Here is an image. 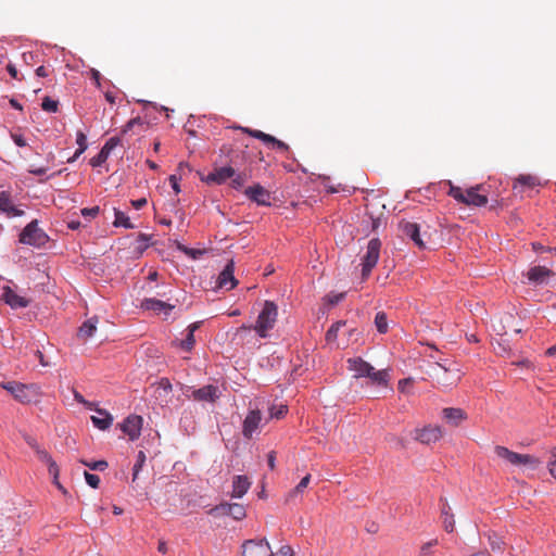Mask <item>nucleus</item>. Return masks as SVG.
<instances>
[{"label": "nucleus", "instance_id": "cd10ccee", "mask_svg": "<svg viewBox=\"0 0 556 556\" xmlns=\"http://www.w3.org/2000/svg\"><path fill=\"white\" fill-rule=\"evenodd\" d=\"M97 318H90L86 320L78 329V337L86 340L93 336L97 330Z\"/></svg>", "mask_w": 556, "mask_h": 556}, {"label": "nucleus", "instance_id": "f03ea898", "mask_svg": "<svg viewBox=\"0 0 556 556\" xmlns=\"http://www.w3.org/2000/svg\"><path fill=\"white\" fill-rule=\"evenodd\" d=\"M448 185L450 190L447 194L459 203L468 206H484L488 203L486 194L480 192L484 190L482 185L468 188L466 191H463L460 187L454 186L451 182H448Z\"/></svg>", "mask_w": 556, "mask_h": 556}, {"label": "nucleus", "instance_id": "39448f33", "mask_svg": "<svg viewBox=\"0 0 556 556\" xmlns=\"http://www.w3.org/2000/svg\"><path fill=\"white\" fill-rule=\"evenodd\" d=\"M494 452L500 458L515 466H525L534 469L539 465V460L535 457L528 454L515 453L505 446L497 445Z\"/></svg>", "mask_w": 556, "mask_h": 556}, {"label": "nucleus", "instance_id": "58836bf2", "mask_svg": "<svg viewBox=\"0 0 556 556\" xmlns=\"http://www.w3.org/2000/svg\"><path fill=\"white\" fill-rule=\"evenodd\" d=\"M48 469H49V473L53 477V482L54 484L60 489V490H63V486L60 484L58 478H59V467L58 465L55 464L54 460L50 462L48 464Z\"/></svg>", "mask_w": 556, "mask_h": 556}, {"label": "nucleus", "instance_id": "dca6fc26", "mask_svg": "<svg viewBox=\"0 0 556 556\" xmlns=\"http://www.w3.org/2000/svg\"><path fill=\"white\" fill-rule=\"evenodd\" d=\"M235 176V169L232 166H223L215 168L213 172L207 174L202 180L207 184L222 185L229 178Z\"/></svg>", "mask_w": 556, "mask_h": 556}, {"label": "nucleus", "instance_id": "a211bd4d", "mask_svg": "<svg viewBox=\"0 0 556 556\" xmlns=\"http://www.w3.org/2000/svg\"><path fill=\"white\" fill-rule=\"evenodd\" d=\"M400 229L406 237L412 239L418 248H420V249L426 248V244L420 237L419 226L416 223L402 220L400 223Z\"/></svg>", "mask_w": 556, "mask_h": 556}, {"label": "nucleus", "instance_id": "c85d7f7f", "mask_svg": "<svg viewBox=\"0 0 556 556\" xmlns=\"http://www.w3.org/2000/svg\"><path fill=\"white\" fill-rule=\"evenodd\" d=\"M114 226L115 227H124L126 229H132L135 226L130 222L129 217L122 211L114 208Z\"/></svg>", "mask_w": 556, "mask_h": 556}, {"label": "nucleus", "instance_id": "20e7f679", "mask_svg": "<svg viewBox=\"0 0 556 556\" xmlns=\"http://www.w3.org/2000/svg\"><path fill=\"white\" fill-rule=\"evenodd\" d=\"M49 237L38 227V220L34 219L25 226L20 235V242L23 244L40 248L48 242Z\"/></svg>", "mask_w": 556, "mask_h": 556}, {"label": "nucleus", "instance_id": "9d476101", "mask_svg": "<svg viewBox=\"0 0 556 556\" xmlns=\"http://www.w3.org/2000/svg\"><path fill=\"white\" fill-rule=\"evenodd\" d=\"M244 194L248 199L255 202L258 205L269 206L270 205V192L260 184H255L248 187L244 190Z\"/></svg>", "mask_w": 556, "mask_h": 556}, {"label": "nucleus", "instance_id": "423d86ee", "mask_svg": "<svg viewBox=\"0 0 556 556\" xmlns=\"http://www.w3.org/2000/svg\"><path fill=\"white\" fill-rule=\"evenodd\" d=\"M433 368L437 369L434 375L439 383L443 384L444 387L455 386L460 379V372L454 362H438Z\"/></svg>", "mask_w": 556, "mask_h": 556}, {"label": "nucleus", "instance_id": "13d9d810", "mask_svg": "<svg viewBox=\"0 0 556 556\" xmlns=\"http://www.w3.org/2000/svg\"><path fill=\"white\" fill-rule=\"evenodd\" d=\"M184 253L191 256L192 258H197L198 255L202 254V251L200 250H193L189 248H184Z\"/></svg>", "mask_w": 556, "mask_h": 556}, {"label": "nucleus", "instance_id": "473e14b6", "mask_svg": "<svg viewBox=\"0 0 556 556\" xmlns=\"http://www.w3.org/2000/svg\"><path fill=\"white\" fill-rule=\"evenodd\" d=\"M489 544L491 546V549L495 553H502L504 551L505 543L496 534L489 535Z\"/></svg>", "mask_w": 556, "mask_h": 556}, {"label": "nucleus", "instance_id": "052dcab7", "mask_svg": "<svg viewBox=\"0 0 556 556\" xmlns=\"http://www.w3.org/2000/svg\"><path fill=\"white\" fill-rule=\"evenodd\" d=\"M328 298L331 304H338L344 298V293L329 295Z\"/></svg>", "mask_w": 556, "mask_h": 556}, {"label": "nucleus", "instance_id": "680f3d73", "mask_svg": "<svg viewBox=\"0 0 556 556\" xmlns=\"http://www.w3.org/2000/svg\"><path fill=\"white\" fill-rule=\"evenodd\" d=\"M7 70L9 72V74L11 75L12 78L14 79H17V70L15 67V65L9 63L8 66H7Z\"/></svg>", "mask_w": 556, "mask_h": 556}, {"label": "nucleus", "instance_id": "a878e982", "mask_svg": "<svg viewBox=\"0 0 556 556\" xmlns=\"http://www.w3.org/2000/svg\"><path fill=\"white\" fill-rule=\"evenodd\" d=\"M96 412L100 416H91L92 424L100 430H106L113 422V417L104 409L97 408Z\"/></svg>", "mask_w": 556, "mask_h": 556}, {"label": "nucleus", "instance_id": "412c9836", "mask_svg": "<svg viewBox=\"0 0 556 556\" xmlns=\"http://www.w3.org/2000/svg\"><path fill=\"white\" fill-rule=\"evenodd\" d=\"M219 396L218 388L212 384L193 390L191 397L195 401L215 402Z\"/></svg>", "mask_w": 556, "mask_h": 556}, {"label": "nucleus", "instance_id": "4be33fe9", "mask_svg": "<svg viewBox=\"0 0 556 556\" xmlns=\"http://www.w3.org/2000/svg\"><path fill=\"white\" fill-rule=\"evenodd\" d=\"M2 300L12 308H24L29 304L26 298L16 294L10 287L3 288Z\"/></svg>", "mask_w": 556, "mask_h": 556}, {"label": "nucleus", "instance_id": "4468645a", "mask_svg": "<svg viewBox=\"0 0 556 556\" xmlns=\"http://www.w3.org/2000/svg\"><path fill=\"white\" fill-rule=\"evenodd\" d=\"M142 417L138 415L128 416L122 424V430L131 441L137 440L141 434Z\"/></svg>", "mask_w": 556, "mask_h": 556}, {"label": "nucleus", "instance_id": "3c124183", "mask_svg": "<svg viewBox=\"0 0 556 556\" xmlns=\"http://www.w3.org/2000/svg\"><path fill=\"white\" fill-rule=\"evenodd\" d=\"M37 455L38 457L40 458V460L45 462L47 465L52 462L53 459L51 458V456L49 455V453L45 450H41V448H37Z\"/></svg>", "mask_w": 556, "mask_h": 556}, {"label": "nucleus", "instance_id": "c756f323", "mask_svg": "<svg viewBox=\"0 0 556 556\" xmlns=\"http://www.w3.org/2000/svg\"><path fill=\"white\" fill-rule=\"evenodd\" d=\"M146 453L143 451H139L137 455V460L132 468V482H136V480L138 479L139 472L146 464Z\"/></svg>", "mask_w": 556, "mask_h": 556}, {"label": "nucleus", "instance_id": "b1692460", "mask_svg": "<svg viewBox=\"0 0 556 556\" xmlns=\"http://www.w3.org/2000/svg\"><path fill=\"white\" fill-rule=\"evenodd\" d=\"M0 211L10 217L22 216L24 214V211L14 205L10 193L7 191L0 192Z\"/></svg>", "mask_w": 556, "mask_h": 556}, {"label": "nucleus", "instance_id": "6e6552de", "mask_svg": "<svg viewBox=\"0 0 556 556\" xmlns=\"http://www.w3.org/2000/svg\"><path fill=\"white\" fill-rule=\"evenodd\" d=\"M3 388L22 403L31 402L38 393V388L35 384L27 386L18 382H8Z\"/></svg>", "mask_w": 556, "mask_h": 556}, {"label": "nucleus", "instance_id": "bb28decb", "mask_svg": "<svg viewBox=\"0 0 556 556\" xmlns=\"http://www.w3.org/2000/svg\"><path fill=\"white\" fill-rule=\"evenodd\" d=\"M200 327V323H193L188 326L187 328V337L186 339L181 340L179 342V346L184 349L185 351H191L194 346L195 339H194V331L198 330Z\"/></svg>", "mask_w": 556, "mask_h": 556}, {"label": "nucleus", "instance_id": "4c0bfd02", "mask_svg": "<svg viewBox=\"0 0 556 556\" xmlns=\"http://www.w3.org/2000/svg\"><path fill=\"white\" fill-rule=\"evenodd\" d=\"M142 127L144 128V122L140 117H136L130 119L123 128L122 134H127L128 131L132 130L135 127Z\"/></svg>", "mask_w": 556, "mask_h": 556}, {"label": "nucleus", "instance_id": "774afa93", "mask_svg": "<svg viewBox=\"0 0 556 556\" xmlns=\"http://www.w3.org/2000/svg\"><path fill=\"white\" fill-rule=\"evenodd\" d=\"M160 386L164 388V390L168 391L172 389V384L168 379H162Z\"/></svg>", "mask_w": 556, "mask_h": 556}, {"label": "nucleus", "instance_id": "5fc2aeb1", "mask_svg": "<svg viewBox=\"0 0 556 556\" xmlns=\"http://www.w3.org/2000/svg\"><path fill=\"white\" fill-rule=\"evenodd\" d=\"M168 180H169L170 186L174 189V191L176 193H179L180 192L179 178L176 175H170Z\"/></svg>", "mask_w": 556, "mask_h": 556}, {"label": "nucleus", "instance_id": "69168bd1", "mask_svg": "<svg viewBox=\"0 0 556 556\" xmlns=\"http://www.w3.org/2000/svg\"><path fill=\"white\" fill-rule=\"evenodd\" d=\"M261 141H263L266 144H273V142L275 141V137L271 135L265 134Z\"/></svg>", "mask_w": 556, "mask_h": 556}, {"label": "nucleus", "instance_id": "8fccbe9b", "mask_svg": "<svg viewBox=\"0 0 556 556\" xmlns=\"http://www.w3.org/2000/svg\"><path fill=\"white\" fill-rule=\"evenodd\" d=\"M244 184V176L239 174L231 180V187L235 189H240Z\"/></svg>", "mask_w": 556, "mask_h": 556}, {"label": "nucleus", "instance_id": "de8ad7c7", "mask_svg": "<svg viewBox=\"0 0 556 556\" xmlns=\"http://www.w3.org/2000/svg\"><path fill=\"white\" fill-rule=\"evenodd\" d=\"M243 132L248 134L249 136L262 140L265 132L257 130V129H251V128H241Z\"/></svg>", "mask_w": 556, "mask_h": 556}, {"label": "nucleus", "instance_id": "a18cd8bd", "mask_svg": "<svg viewBox=\"0 0 556 556\" xmlns=\"http://www.w3.org/2000/svg\"><path fill=\"white\" fill-rule=\"evenodd\" d=\"M277 556H294L292 548L289 545L281 546L277 554ZM268 556H275L273 552L270 551V555Z\"/></svg>", "mask_w": 556, "mask_h": 556}, {"label": "nucleus", "instance_id": "603ef678", "mask_svg": "<svg viewBox=\"0 0 556 556\" xmlns=\"http://www.w3.org/2000/svg\"><path fill=\"white\" fill-rule=\"evenodd\" d=\"M11 138L17 147H25L27 144L26 140L21 134H12Z\"/></svg>", "mask_w": 556, "mask_h": 556}, {"label": "nucleus", "instance_id": "7ed1b4c3", "mask_svg": "<svg viewBox=\"0 0 556 556\" xmlns=\"http://www.w3.org/2000/svg\"><path fill=\"white\" fill-rule=\"evenodd\" d=\"M278 316V307L271 301H265L263 308L258 314L256 324L253 329L257 332L261 338H266L268 331L271 330L276 324Z\"/></svg>", "mask_w": 556, "mask_h": 556}, {"label": "nucleus", "instance_id": "c9c22d12", "mask_svg": "<svg viewBox=\"0 0 556 556\" xmlns=\"http://www.w3.org/2000/svg\"><path fill=\"white\" fill-rule=\"evenodd\" d=\"M76 142L77 144L79 146L78 150L76 151L75 155H74V159L79 156L81 153L85 152V150L87 149V137L85 136L84 132L79 131L77 134V138H76Z\"/></svg>", "mask_w": 556, "mask_h": 556}, {"label": "nucleus", "instance_id": "1a4fd4ad", "mask_svg": "<svg viewBox=\"0 0 556 556\" xmlns=\"http://www.w3.org/2000/svg\"><path fill=\"white\" fill-rule=\"evenodd\" d=\"M211 515L231 516L235 520H242L247 516L243 505L238 503H222L210 510Z\"/></svg>", "mask_w": 556, "mask_h": 556}, {"label": "nucleus", "instance_id": "72a5a7b5", "mask_svg": "<svg viewBox=\"0 0 556 556\" xmlns=\"http://www.w3.org/2000/svg\"><path fill=\"white\" fill-rule=\"evenodd\" d=\"M375 325L380 333H386L388 331L387 315L383 312L377 313L375 317Z\"/></svg>", "mask_w": 556, "mask_h": 556}, {"label": "nucleus", "instance_id": "f257e3e1", "mask_svg": "<svg viewBox=\"0 0 556 556\" xmlns=\"http://www.w3.org/2000/svg\"><path fill=\"white\" fill-rule=\"evenodd\" d=\"M348 369L354 372V377H367L371 383L387 387L389 380V372L386 369L375 370V368L361 357L349 358Z\"/></svg>", "mask_w": 556, "mask_h": 556}, {"label": "nucleus", "instance_id": "f704fd0d", "mask_svg": "<svg viewBox=\"0 0 556 556\" xmlns=\"http://www.w3.org/2000/svg\"><path fill=\"white\" fill-rule=\"evenodd\" d=\"M109 155L110 154L106 151L101 149L100 152L90 160V165L92 167H98L102 165L108 160Z\"/></svg>", "mask_w": 556, "mask_h": 556}, {"label": "nucleus", "instance_id": "0e129e2a", "mask_svg": "<svg viewBox=\"0 0 556 556\" xmlns=\"http://www.w3.org/2000/svg\"><path fill=\"white\" fill-rule=\"evenodd\" d=\"M36 75L38 77H47L49 75L47 68L45 66H39L37 70H36Z\"/></svg>", "mask_w": 556, "mask_h": 556}, {"label": "nucleus", "instance_id": "e2e57ef3", "mask_svg": "<svg viewBox=\"0 0 556 556\" xmlns=\"http://www.w3.org/2000/svg\"><path fill=\"white\" fill-rule=\"evenodd\" d=\"M275 460H276L275 452H270L267 456V463L271 470L275 468Z\"/></svg>", "mask_w": 556, "mask_h": 556}, {"label": "nucleus", "instance_id": "0eeeda50", "mask_svg": "<svg viewBox=\"0 0 556 556\" xmlns=\"http://www.w3.org/2000/svg\"><path fill=\"white\" fill-rule=\"evenodd\" d=\"M381 241L378 238L369 240L365 255L362 257V278L369 277L380 257Z\"/></svg>", "mask_w": 556, "mask_h": 556}, {"label": "nucleus", "instance_id": "4d7b16f0", "mask_svg": "<svg viewBox=\"0 0 556 556\" xmlns=\"http://www.w3.org/2000/svg\"><path fill=\"white\" fill-rule=\"evenodd\" d=\"M146 204H147V199H146V198H140V199H137V200H132V201H131V205H132L136 210H140V208H142Z\"/></svg>", "mask_w": 556, "mask_h": 556}, {"label": "nucleus", "instance_id": "338daca9", "mask_svg": "<svg viewBox=\"0 0 556 556\" xmlns=\"http://www.w3.org/2000/svg\"><path fill=\"white\" fill-rule=\"evenodd\" d=\"M157 551L162 554H166L167 553V544L165 541H160L159 542V546H157Z\"/></svg>", "mask_w": 556, "mask_h": 556}, {"label": "nucleus", "instance_id": "2eb2a0df", "mask_svg": "<svg viewBox=\"0 0 556 556\" xmlns=\"http://www.w3.org/2000/svg\"><path fill=\"white\" fill-rule=\"evenodd\" d=\"M262 421V413L258 409H252L248 413L243 420L242 433L245 438L251 439L253 433L257 430Z\"/></svg>", "mask_w": 556, "mask_h": 556}, {"label": "nucleus", "instance_id": "ea45409f", "mask_svg": "<svg viewBox=\"0 0 556 556\" xmlns=\"http://www.w3.org/2000/svg\"><path fill=\"white\" fill-rule=\"evenodd\" d=\"M288 413V407L286 405H280L279 407H270L269 409V416L270 418H277L280 419L285 417V415Z\"/></svg>", "mask_w": 556, "mask_h": 556}, {"label": "nucleus", "instance_id": "864d4df0", "mask_svg": "<svg viewBox=\"0 0 556 556\" xmlns=\"http://www.w3.org/2000/svg\"><path fill=\"white\" fill-rule=\"evenodd\" d=\"M553 459L549 462V472L553 477L556 478V447L552 452Z\"/></svg>", "mask_w": 556, "mask_h": 556}, {"label": "nucleus", "instance_id": "9b49d317", "mask_svg": "<svg viewBox=\"0 0 556 556\" xmlns=\"http://www.w3.org/2000/svg\"><path fill=\"white\" fill-rule=\"evenodd\" d=\"M443 437V430L440 426L429 425L417 430L415 439L422 444L435 443Z\"/></svg>", "mask_w": 556, "mask_h": 556}, {"label": "nucleus", "instance_id": "393cba45", "mask_svg": "<svg viewBox=\"0 0 556 556\" xmlns=\"http://www.w3.org/2000/svg\"><path fill=\"white\" fill-rule=\"evenodd\" d=\"M251 481L247 476H235L232 479L231 497L241 498L250 489Z\"/></svg>", "mask_w": 556, "mask_h": 556}, {"label": "nucleus", "instance_id": "5701e85b", "mask_svg": "<svg viewBox=\"0 0 556 556\" xmlns=\"http://www.w3.org/2000/svg\"><path fill=\"white\" fill-rule=\"evenodd\" d=\"M140 307L146 311H153L157 314L163 312V313H165V315H168L169 312L174 308V305H170L161 300L149 298V299L142 300Z\"/></svg>", "mask_w": 556, "mask_h": 556}, {"label": "nucleus", "instance_id": "f8f14e48", "mask_svg": "<svg viewBox=\"0 0 556 556\" xmlns=\"http://www.w3.org/2000/svg\"><path fill=\"white\" fill-rule=\"evenodd\" d=\"M530 283L539 286L546 283L549 278L555 276V273L546 266H533L526 274Z\"/></svg>", "mask_w": 556, "mask_h": 556}, {"label": "nucleus", "instance_id": "09e8293b", "mask_svg": "<svg viewBox=\"0 0 556 556\" xmlns=\"http://www.w3.org/2000/svg\"><path fill=\"white\" fill-rule=\"evenodd\" d=\"M443 526L447 532H453L455 526L453 515L443 518Z\"/></svg>", "mask_w": 556, "mask_h": 556}, {"label": "nucleus", "instance_id": "37998d69", "mask_svg": "<svg viewBox=\"0 0 556 556\" xmlns=\"http://www.w3.org/2000/svg\"><path fill=\"white\" fill-rule=\"evenodd\" d=\"M119 143H121V139H119V137H112V138H110V139L105 142V144L102 147V149H103L104 151H106V152L110 154V153H111V151H112L115 147H117Z\"/></svg>", "mask_w": 556, "mask_h": 556}, {"label": "nucleus", "instance_id": "a19ab883", "mask_svg": "<svg viewBox=\"0 0 556 556\" xmlns=\"http://www.w3.org/2000/svg\"><path fill=\"white\" fill-rule=\"evenodd\" d=\"M84 464L89 467L91 470H99L103 471L108 468V462L106 460H97V462H84Z\"/></svg>", "mask_w": 556, "mask_h": 556}, {"label": "nucleus", "instance_id": "f3484780", "mask_svg": "<svg viewBox=\"0 0 556 556\" xmlns=\"http://www.w3.org/2000/svg\"><path fill=\"white\" fill-rule=\"evenodd\" d=\"M235 264L233 261H229L225 268L220 271L217 280L219 288L231 290L238 285V280L235 278Z\"/></svg>", "mask_w": 556, "mask_h": 556}, {"label": "nucleus", "instance_id": "6ab92c4d", "mask_svg": "<svg viewBox=\"0 0 556 556\" xmlns=\"http://www.w3.org/2000/svg\"><path fill=\"white\" fill-rule=\"evenodd\" d=\"M442 418L450 425L458 427L465 421L468 416L467 413L458 407H446L442 409Z\"/></svg>", "mask_w": 556, "mask_h": 556}, {"label": "nucleus", "instance_id": "e433bc0d", "mask_svg": "<svg viewBox=\"0 0 556 556\" xmlns=\"http://www.w3.org/2000/svg\"><path fill=\"white\" fill-rule=\"evenodd\" d=\"M58 106H59V102L55 101V100H52L51 98L49 97H46L43 100H42V104H41V108L43 111L46 112H56L58 111Z\"/></svg>", "mask_w": 556, "mask_h": 556}, {"label": "nucleus", "instance_id": "6e6d98bb", "mask_svg": "<svg viewBox=\"0 0 556 556\" xmlns=\"http://www.w3.org/2000/svg\"><path fill=\"white\" fill-rule=\"evenodd\" d=\"M273 148H276L278 150H281V151H288L289 150V146L287 143H285L283 141L275 138V141L273 142Z\"/></svg>", "mask_w": 556, "mask_h": 556}, {"label": "nucleus", "instance_id": "7c9ffc66", "mask_svg": "<svg viewBox=\"0 0 556 556\" xmlns=\"http://www.w3.org/2000/svg\"><path fill=\"white\" fill-rule=\"evenodd\" d=\"M311 482V475L307 473L305 477L301 479V481L295 485L293 490L289 493L290 497L296 496L304 492V490L308 486Z\"/></svg>", "mask_w": 556, "mask_h": 556}, {"label": "nucleus", "instance_id": "c03bdc74", "mask_svg": "<svg viewBox=\"0 0 556 556\" xmlns=\"http://www.w3.org/2000/svg\"><path fill=\"white\" fill-rule=\"evenodd\" d=\"M100 212V207L99 206H93V207H86V208H83L80 211L81 215L84 217H88V218H94L98 216Z\"/></svg>", "mask_w": 556, "mask_h": 556}, {"label": "nucleus", "instance_id": "bf43d9fd", "mask_svg": "<svg viewBox=\"0 0 556 556\" xmlns=\"http://www.w3.org/2000/svg\"><path fill=\"white\" fill-rule=\"evenodd\" d=\"M25 441L33 450H35V452H37V448H40L37 441L34 438L26 435Z\"/></svg>", "mask_w": 556, "mask_h": 556}, {"label": "nucleus", "instance_id": "2f4dec72", "mask_svg": "<svg viewBox=\"0 0 556 556\" xmlns=\"http://www.w3.org/2000/svg\"><path fill=\"white\" fill-rule=\"evenodd\" d=\"M345 326V321H337L334 323L326 332V341L334 342L338 337V331L341 327Z\"/></svg>", "mask_w": 556, "mask_h": 556}, {"label": "nucleus", "instance_id": "79ce46f5", "mask_svg": "<svg viewBox=\"0 0 556 556\" xmlns=\"http://www.w3.org/2000/svg\"><path fill=\"white\" fill-rule=\"evenodd\" d=\"M85 479L88 485H90L93 489H97L100 484V477L98 475L90 473L88 471H85Z\"/></svg>", "mask_w": 556, "mask_h": 556}, {"label": "nucleus", "instance_id": "49530a36", "mask_svg": "<svg viewBox=\"0 0 556 556\" xmlns=\"http://www.w3.org/2000/svg\"><path fill=\"white\" fill-rule=\"evenodd\" d=\"M438 544V540H431L427 543H425L421 547H420V556H426L430 553V549L432 546L437 545Z\"/></svg>", "mask_w": 556, "mask_h": 556}, {"label": "nucleus", "instance_id": "aec40b11", "mask_svg": "<svg viewBox=\"0 0 556 556\" xmlns=\"http://www.w3.org/2000/svg\"><path fill=\"white\" fill-rule=\"evenodd\" d=\"M540 179L530 174H521L515 178L513 189L518 192H523L526 189H533L540 186Z\"/></svg>", "mask_w": 556, "mask_h": 556}, {"label": "nucleus", "instance_id": "ddd939ff", "mask_svg": "<svg viewBox=\"0 0 556 556\" xmlns=\"http://www.w3.org/2000/svg\"><path fill=\"white\" fill-rule=\"evenodd\" d=\"M270 546L266 541H247L242 545V556H268Z\"/></svg>", "mask_w": 556, "mask_h": 556}]
</instances>
